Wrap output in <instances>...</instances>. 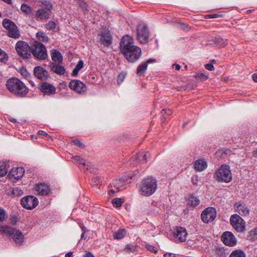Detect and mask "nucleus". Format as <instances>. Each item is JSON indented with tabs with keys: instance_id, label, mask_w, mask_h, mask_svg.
<instances>
[{
	"instance_id": "nucleus-1",
	"label": "nucleus",
	"mask_w": 257,
	"mask_h": 257,
	"mask_svg": "<svg viewBox=\"0 0 257 257\" xmlns=\"http://www.w3.org/2000/svg\"><path fill=\"white\" fill-rule=\"evenodd\" d=\"M8 89L13 94L23 97L27 94L28 89L25 84L17 78L8 79L6 83Z\"/></svg>"
},
{
	"instance_id": "nucleus-2",
	"label": "nucleus",
	"mask_w": 257,
	"mask_h": 257,
	"mask_svg": "<svg viewBox=\"0 0 257 257\" xmlns=\"http://www.w3.org/2000/svg\"><path fill=\"white\" fill-rule=\"evenodd\" d=\"M157 182L153 177H148L142 181L139 186V194L143 196H150L157 189Z\"/></svg>"
},
{
	"instance_id": "nucleus-3",
	"label": "nucleus",
	"mask_w": 257,
	"mask_h": 257,
	"mask_svg": "<svg viewBox=\"0 0 257 257\" xmlns=\"http://www.w3.org/2000/svg\"><path fill=\"white\" fill-rule=\"evenodd\" d=\"M0 232L7 236L12 237L17 244H21L24 241L22 232L20 230L9 225H0Z\"/></svg>"
},
{
	"instance_id": "nucleus-4",
	"label": "nucleus",
	"mask_w": 257,
	"mask_h": 257,
	"mask_svg": "<svg viewBox=\"0 0 257 257\" xmlns=\"http://www.w3.org/2000/svg\"><path fill=\"white\" fill-rule=\"evenodd\" d=\"M217 180L219 182L228 183L231 181L232 174L229 166L222 165L215 172Z\"/></svg>"
},
{
	"instance_id": "nucleus-5",
	"label": "nucleus",
	"mask_w": 257,
	"mask_h": 257,
	"mask_svg": "<svg viewBox=\"0 0 257 257\" xmlns=\"http://www.w3.org/2000/svg\"><path fill=\"white\" fill-rule=\"evenodd\" d=\"M3 27L7 30V35L10 38L18 39L21 34L16 25L11 20L5 19L2 22Z\"/></svg>"
},
{
	"instance_id": "nucleus-6",
	"label": "nucleus",
	"mask_w": 257,
	"mask_h": 257,
	"mask_svg": "<svg viewBox=\"0 0 257 257\" xmlns=\"http://www.w3.org/2000/svg\"><path fill=\"white\" fill-rule=\"evenodd\" d=\"M31 52L35 58L39 60H44L48 56L45 46L38 42L34 44L31 48Z\"/></svg>"
},
{
	"instance_id": "nucleus-7",
	"label": "nucleus",
	"mask_w": 257,
	"mask_h": 257,
	"mask_svg": "<svg viewBox=\"0 0 257 257\" xmlns=\"http://www.w3.org/2000/svg\"><path fill=\"white\" fill-rule=\"evenodd\" d=\"M230 222L236 231L243 232L245 230V222L242 218L237 214L231 215Z\"/></svg>"
},
{
	"instance_id": "nucleus-8",
	"label": "nucleus",
	"mask_w": 257,
	"mask_h": 257,
	"mask_svg": "<svg viewBox=\"0 0 257 257\" xmlns=\"http://www.w3.org/2000/svg\"><path fill=\"white\" fill-rule=\"evenodd\" d=\"M128 61L133 63L137 61L142 55V50L138 46L133 47L121 52Z\"/></svg>"
},
{
	"instance_id": "nucleus-9",
	"label": "nucleus",
	"mask_w": 257,
	"mask_h": 257,
	"mask_svg": "<svg viewBox=\"0 0 257 257\" xmlns=\"http://www.w3.org/2000/svg\"><path fill=\"white\" fill-rule=\"evenodd\" d=\"M98 41L101 48L107 47L112 44V36L110 31L104 30L100 32L98 36Z\"/></svg>"
},
{
	"instance_id": "nucleus-10",
	"label": "nucleus",
	"mask_w": 257,
	"mask_h": 257,
	"mask_svg": "<svg viewBox=\"0 0 257 257\" xmlns=\"http://www.w3.org/2000/svg\"><path fill=\"white\" fill-rule=\"evenodd\" d=\"M149 33L146 25L140 24L137 27V38L140 43H147L148 42Z\"/></svg>"
},
{
	"instance_id": "nucleus-11",
	"label": "nucleus",
	"mask_w": 257,
	"mask_h": 257,
	"mask_svg": "<svg viewBox=\"0 0 257 257\" xmlns=\"http://www.w3.org/2000/svg\"><path fill=\"white\" fill-rule=\"evenodd\" d=\"M38 199L32 195H28L23 197L21 200L22 206L28 210H31L35 208L38 204Z\"/></svg>"
},
{
	"instance_id": "nucleus-12",
	"label": "nucleus",
	"mask_w": 257,
	"mask_h": 257,
	"mask_svg": "<svg viewBox=\"0 0 257 257\" xmlns=\"http://www.w3.org/2000/svg\"><path fill=\"white\" fill-rule=\"evenodd\" d=\"M16 49L19 54L24 58H28L31 56V48L24 41H18L16 45Z\"/></svg>"
},
{
	"instance_id": "nucleus-13",
	"label": "nucleus",
	"mask_w": 257,
	"mask_h": 257,
	"mask_svg": "<svg viewBox=\"0 0 257 257\" xmlns=\"http://www.w3.org/2000/svg\"><path fill=\"white\" fill-rule=\"evenodd\" d=\"M216 216V211L213 207H208L201 213V219L203 222L207 223L213 221Z\"/></svg>"
},
{
	"instance_id": "nucleus-14",
	"label": "nucleus",
	"mask_w": 257,
	"mask_h": 257,
	"mask_svg": "<svg viewBox=\"0 0 257 257\" xmlns=\"http://www.w3.org/2000/svg\"><path fill=\"white\" fill-rule=\"evenodd\" d=\"M234 209L238 213V215L243 217H248L249 215L250 210L244 203L237 202L234 204Z\"/></svg>"
},
{
	"instance_id": "nucleus-15",
	"label": "nucleus",
	"mask_w": 257,
	"mask_h": 257,
	"mask_svg": "<svg viewBox=\"0 0 257 257\" xmlns=\"http://www.w3.org/2000/svg\"><path fill=\"white\" fill-rule=\"evenodd\" d=\"M136 46L134 45V39L132 37L129 35L123 36L120 43V48L121 52L126 51V50Z\"/></svg>"
},
{
	"instance_id": "nucleus-16",
	"label": "nucleus",
	"mask_w": 257,
	"mask_h": 257,
	"mask_svg": "<svg viewBox=\"0 0 257 257\" xmlns=\"http://www.w3.org/2000/svg\"><path fill=\"white\" fill-rule=\"evenodd\" d=\"M69 87L78 93L86 91V86L84 83L79 80H72L69 83Z\"/></svg>"
},
{
	"instance_id": "nucleus-17",
	"label": "nucleus",
	"mask_w": 257,
	"mask_h": 257,
	"mask_svg": "<svg viewBox=\"0 0 257 257\" xmlns=\"http://www.w3.org/2000/svg\"><path fill=\"white\" fill-rule=\"evenodd\" d=\"M221 239L224 243L228 246H233L236 244L237 240L234 235L229 231L223 233Z\"/></svg>"
},
{
	"instance_id": "nucleus-18",
	"label": "nucleus",
	"mask_w": 257,
	"mask_h": 257,
	"mask_svg": "<svg viewBox=\"0 0 257 257\" xmlns=\"http://www.w3.org/2000/svg\"><path fill=\"white\" fill-rule=\"evenodd\" d=\"M174 236L178 240L184 242L188 235L186 229L183 227H177L174 232Z\"/></svg>"
},
{
	"instance_id": "nucleus-19",
	"label": "nucleus",
	"mask_w": 257,
	"mask_h": 257,
	"mask_svg": "<svg viewBox=\"0 0 257 257\" xmlns=\"http://www.w3.org/2000/svg\"><path fill=\"white\" fill-rule=\"evenodd\" d=\"M34 74L35 77L40 80H45L48 76L47 71L41 66H37L34 69Z\"/></svg>"
},
{
	"instance_id": "nucleus-20",
	"label": "nucleus",
	"mask_w": 257,
	"mask_h": 257,
	"mask_svg": "<svg viewBox=\"0 0 257 257\" xmlns=\"http://www.w3.org/2000/svg\"><path fill=\"white\" fill-rule=\"evenodd\" d=\"M24 172V168L22 167L13 168L10 171V178L11 180H18L23 176Z\"/></svg>"
},
{
	"instance_id": "nucleus-21",
	"label": "nucleus",
	"mask_w": 257,
	"mask_h": 257,
	"mask_svg": "<svg viewBox=\"0 0 257 257\" xmlns=\"http://www.w3.org/2000/svg\"><path fill=\"white\" fill-rule=\"evenodd\" d=\"M208 166L207 162L204 158H199L194 162V168L198 172L205 170Z\"/></svg>"
},
{
	"instance_id": "nucleus-22",
	"label": "nucleus",
	"mask_w": 257,
	"mask_h": 257,
	"mask_svg": "<svg viewBox=\"0 0 257 257\" xmlns=\"http://www.w3.org/2000/svg\"><path fill=\"white\" fill-rule=\"evenodd\" d=\"M128 177L126 174L123 175L119 179L115 181V186L118 191L122 190L125 188V183L128 181Z\"/></svg>"
},
{
	"instance_id": "nucleus-23",
	"label": "nucleus",
	"mask_w": 257,
	"mask_h": 257,
	"mask_svg": "<svg viewBox=\"0 0 257 257\" xmlns=\"http://www.w3.org/2000/svg\"><path fill=\"white\" fill-rule=\"evenodd\" d=\"M40 89L42 92L48 94H54L56 91L55 87L48 83H43L41 86Z\"/></svg>"
},
{
	"instance_id": "nucleus-24",
	"label": "nucleus",
	"mask_w": 257,
	"mask_h": 257,
	"mask_svg": "<svg viewBox=\"0 0 257 257\" xmlns=\"http://www.w3.org/2000/svg\"><path fill=\"white\" fill-rule=\"evenodd\" d=\"M35 190L37 191L39 194L41 195H47L49 191V187L42 183L38 184L35 186Z\"/></svg>"
},
{
	"instance_id": "nucleus-25",
	"label": "nucleus",
	"mask_w": 257,
	"mask_h": 257,
	"mask_svg": "<svg viewBox=\"0 0 257 257\" xmlns=\"http://www.w3.org/2000/svg\"><path fill=\"white\" fill-rule=\"evenodd\" d=\"M187 205L189 207H195L200 204L199 199L195 196L192 194H190L187 199Z\"/></svg>"
},
{
	"instance_id": "nucleus-26",
	"label": "nucleus",
	"mask_w": 257,
	"mask_h": 257,
	"mask_svg": "<svg viewBox=\"0 0 257 257\" xmlns=\"http://www.w3.org/2000/svg\"><path fill=\"white\" fill-rule=\"evenodd\" d=\"M7 193L12 195L13 197L19 196L23 194V190L19 187L11 188L7 190Z\"/></svg>"
},
{
	"instance_id": "nucleus-27",
	"label": "nucleus",
	"mask_w": 257,
	"mask_h": 257,
	"mask_svg": "<svg viewBox=\"0 0 257 257\" xmlns=\"http://www.w3.org/2000/svg\"><path fill=\"white\" fill-rule=\"evenodd\" d=\"M36 17L37 20H43L48 19L49 18V14L43 9L38 10L36 14Z\"/></svg>"
},
{
	"instance_id": "nucleus-28",
	"label": "nucleus",
	"mask_w": 257,
	"mask_h": 257,
	"mask_svg": "<svg viewBox=\"0 0 257 257\" xmlns=\"http://www.w3.org/2000/svg\"><path fill=\"white\" fill-rule=\"evenodd\" d=\"M51 69L55 73L59 75H63L65 73L64 67L59 64L53 63Z\"/></svg>"
},
{
	"instance_id": "nucleus-29",
	"label": "nucleus",
	"mask_w": 257,
	"mask_h": 257,
	"mask_svg": "<svg viewBox=\"0 0 257 257\" xmlns=\"http://www.w3.org/2000/svg\"><path fill=\"white\" fill-rule=\"evenodd\" d=\"M52 59L55 62H60L63 58L61 54L58 50H53L51 51Z\"/></svg>"
},
{
	"instance_id": "nucleus-30",
	"label": "nucleus",
	"mask_w": 257,
	"mask_h": 257,
	"mask_svg": "<svg viewBox=\"0 0 257 257\" xmlns=\"http://www.w3.org/2000/svg\"><path fill=\"white\" fill-rule=\"evenodd\" d=\"M125 230L124 229L120 228L113 233V237L115 239H121L125 236Z\"/></svg>"
},
{
	"instance_id": "nucleus-31",
	"label": "nucleus",
	"mask_w": 257,
	"mask_h": 257,
	"mask_svg": "<svg viewBox=\"0 0 257 257\" xmlns=\"http://www.w3.org/2000/svg\"><path fill=\"white\" fill-rule=\"evenodd\" d=\"M148 64L146 62H142L140 64L137 68V74L140 75H144L145 72L147 70Z\"/></svg>"
},
{
	"instance_id": "nucleus-32",
	"label": "nucleus",
	"mask_w": 257,
	"mask_h": 257,
	"mask_svg": "<svg viewBox=\"0 0 257 257\" xmlns=\"http://www.w3.org/2000/svg\"><path fill=\"white\" fill-rule=\"evenodd\" d=\"M84 63L82 60H79L72 71V75L76 76L77 75L78 72L83 68Z\"/></svg>"
},
{
	"instance_id": "nucleus-33",
	"label": "nucleus",
	"mask_w": 257,
	"mask_h": 257,
	"mask_svg": "<svg viewBox=\"0 0 257 257\" xmlns=\"http://www.w3.org/2000/svg\"><path fill=\"white\" fill-rule=\"evenodd\" d=\"M148 155L144 152H140L136 155L135 158L138 160L139 163H144L147 162L146 159Z\"/></svg>"
},
{
	"instance_id": "nucleus-34",
	"label": "nucleus",
	"mask_w": 257,
	"mask_h": 257,
	"mask_svg": "<svg viewBox=\"0 0 257 257\" xmlns=\"http://www.w3.org/2000/svg\"><path fill=\"white\" fill-rule=\"evenodd\" d=\"M37 39L40 41L43 42H47L48 41V38L46 34L43 32H39L36 34Z\"/></svg>"
},
{
	"instance_id": "nucleus-35",
	"label": "nucleus",
	"mask_w": 257,
	"mask_h": 257,
	"mask_svg": "<svg viewBox=\"0 0 257 257\" xmlns=\"http://www.w3.org/2000/svg\"><path fill=\"white\" fill-rule=\"evenodd\" d=\"M229 257H246L245 253L240 249L233 251L229 255Z\"/></svg>"
},
{
	"instance_id": "nucleus-36",
	"label": "nucleus",
	"mask_w": 257,
	"mask_h": 257,
	"mask_svg": "<svg viewBox=\"0 0 257 257\" xmlns=\"http://www.w3.org/2000/svg\"><path fill=\"white\" fill-rule=\"evenodd\" d=\"M21 9L23 12L27 15L31 14L32 12L31 7L25 4L22 5Z\"/></svg>"
},
{
	"instance_id": "nucleus-37",
	"label": "nucleus",
	"mask_w": 257,
	"mask_h": 257,
	"mask_svg": "<svg viewBox=\"0 0 257 257\" xmlns=\"http://www.w3.org/2000/svg\"><path fill=\"white\" fill-rule=\"evenodd\" d=\"M123 200L121 198H115L112 200V204L115 207H119L121 206Z\"/></svg>"
},
{
	"instance_id": "nucleus-38",
	"label": "nucleus",
	"mask_w": 257,
	"mask_h": 257,
	"mask_svg": "<svg viewBox=\"0 0 257 257\" xmlns=\"http://www.w3.org/2000/svg\"><path fill=\"white\" fill-rule=\"evenodd\" d=\"M8 172V169L6 164L0 165V177L5 176Z\"/></svg>"
},
{
	"instance_id": "nucleus-39",
	"label": "nucleus",
	"mask_w": 257,
	"mask_h": 257,
	"mask_svg": "<svg viewBox=\"0 0 257 257\" xmlns=\"http://www.w3.org/2000/svg\"><path fill=\"white\" fill-rule=\"evenodd\" d=\"M73 158L79 164H83L85 166H88L89 165V162L84 160L82 158H81L80 157L76 156V157H74Z\"/></svg>"
},
{
	"instance_id": "nucleus-40",
	"label": "nucleus",
	"mask_w": 257,
	"mask_h": 257,
	"mask_svg": "<svg viewBox=\"0 0 257 257\" xmlns=\"http://www.w3.org/2000/svg\"><path fill=\"white\" fill-rule=\"evenodd\" d=\"M56 27V24L54 21H49L45 25V28L49 30L54 29Z\"/></svg>"
},
{
	"instance_id": "nucleus-41",
	"label": "nucleus",
	"mask_w": 257,
	"mask_h": 257,
	"mask_svg": "<svg viewBox=\"0 0 257 257\" xmlns=\"http://www.w3.org/2000/svg\"><path fill=\"white\" fill-rule=\"evenodd\" d=\"M8 59V56L6 53L0 49V61L5 62Z\"/></svg>"
},
{
	"instance_id": "nucleus-42",
	"label": "nucleus",
	"mask_w": 257,
	"mask_h": 257,
	"mask_svg": "<svg viewBox=\"0 0 257 257\" xmlns=\"http://www.w3.org/2000/svg\"><path fill=\"white\" fill-rule=\"evenodd\" d=\"M249 237L251 239L253 240H255L257 238V227L250 231Z\"/></svg>"
},
{
	"instance_id": "nucleus-43",
	"label": "nucleus",
	"mask_w": 257,
	"mask_h": 257,
	"mask_svg": "<svg viewBox=\"0 0 257 257\" xmlns=\"http://www.w3.org/2000/svg\"><path fill=\"white\" fill-rule=\"evenodd\" d=\"M8 217L6 212L3 209L0 208V222L5 220Z\"/></svg>"
},
{
	"instance_id": "nucleus-44",
	"label": "nucleus",
	"mask_w": 257,
	"mask_h": 257,
	"mask_svg": "<svg viewBox=\"0 0 257 257\" xmlns=\"http://www.w3.org/2000/svg\"><path fill=\"white\" fill-rule=\"evenodd\" d=\"M19 72L20 73L21 75L23 77H24L26 78H27L30 76L29 73L27 71L26 69L25 68H21L20 69Z\"/></svg>"
},
{
	"instance_id": "nucleus-45",
	"label": "nucleus",
	"mask_w": 257,
	"mask_h": 257,
	"mask_svg": "<svg viewBox=\"0 0 257 257\" xmlns=\"http://www.w3.org/2000/svg\"><path fill=\"white\" fill-rule=\"evenodd\" d=\"M196 79L200 81H205L207 79L208 76L203 73H198L196 76Z\"/></svg>"
},
{
	"instance_id": "nucleus-46",
	"label": "nucleus",
	"mask_w": 257,
	"mask_h": 257,
	"mask_svg": "<svg viewBox=\"0 0 257 257\" xmlns=\"http://www.w3.org/2000/svg\"><path fill=\"white\" fill-rule=\"evenodd\" d=\"M146 248H147L148 250H149L154 253H156L158 251L157 248L155 246H154L152 245H150V244L147 245Z\"/></svg>"
},
{
	"instance_id": "nucleus-47",
	"label": "nucleus",
	"mask_w": 257,
	"mask_h": 257,
	"mask_svg": "<svg viewBox=\"0 0 257 257\" xmlns=\"http://www.w3.org/2000/svg\"><path fill=\"white\" fill-rule=\"evenodd\" d=\"M125 74L124 73H120L117 77L118 83L121 82L124 79Z\"/></svg>"
},
{
	"instance_id": "nucleus-48",
	"label": "nucleus",
	"mask_w": 257,
	"mask_h": 257,
	"mask_svg": "<svg viewBox=\"0 0 257 257\" xmlns=\"http://www.w3.org/2000/svg\"><path fill=\"white\" fill-rule=\"evenodd\" d=\"M217 44L221 47H224L227 45V42L222 39H218Z\"/></svg>"
},
{
	"instance_id": "nucleus-49",
	"label": "nucleus",
	"mask_w": 257,
	"mask_h": 257,
	"mask_svg": "<svg viewBox=\"0 0 257 257\" xmlns=\"http://www.w3.org/2000/svg\"><path fill=\"white\" fill-rule=\"evenodd\" d=\"M205 68L210 71H213L214 69V67L212 64L209 63L205 65Z\"/></svg>"
},
{
	"instance_id": "nucleus-50",
	"label": "nucleus",
	"mask_w": 257,
	"mask_h": 257,
	"mask_svg": "<svg viewBox=\"0 0 257 257\" xmlns=\"http://www.w3.org/2000/svg\"><path fill=\"white\" fill-rule=\"evenodd\" d=\"M191 180L193 184L197 185L198 177L197 176H193L191 178Z\"/></svg>"
},
{
	"instance_id": "nucleus-51",
	"label": "nucleus",
	"mask_w": 257,
	"mask_h": 257,
	"mask_svg": "<svg viewBox=\"0 0 257 257\" xmlns=\"http://www.w3.org/2000/svg\"><path fill=\"white\" fill-rule=\"evenodd\" d=\"M220 15L218 14H211L205 16L206 18H217L219 17Z\"/></svg>"
},
{
	"instance_id": "nucleus-52",
	"label": "nucleus",
	"mask_w": 257,
	"mask_h": 257,
	"mask_svg": "<svg viewBox=\"0 0 257 257\" xmlns=\"http://www.w3.org/2000/svg\"><path fill=\"white\" fill-rule=\"evenodd\" d=\"M162 113L163 114H167L169 115H171L172 114V111L170 109H163L162 111Z\"/></svg>"
},
{
	"instance_id": "nucleus-53",
	"label": "nucleus",
	"mask_w": 257,
	"mask_h": 257,
	"mask_svg": "<svg viewBox=\"0 0 257 257\" xmlns=\"http://www.w3.org/2000/svg\"><path fill=\"white\" fill-rule=\"evenodd\" d=\"M73 142L74 143V144L76 145V146H78L79 147H83V144L80 142L79 140H74L73 141Z\"/></svg>"
},
{
	"instance_id": "nucleus-54",
	"label": "nucleus",
	"mask_w": 257,
	"mask_h": 257,
	"mask_svg": "<svg viewBox=\"0 0 257 257\" xmlns=\"http://www.w3.org/2000/svg\"><path fill=\"white\" fill-rule=\"evenodd\" d=\"M38 134L39 135H41V136H47L48 134L45 132L44 131H39L38 132Z\"/></svg>"
},
{
	"instance_id": "nucleus-55",
	"label": "nucleus",
	"mask_w": 257,
	"mask_h": 257,
	"mask_svg": "<svg viewBox=\"0 0 257 257\" xmlns=\"http://www.w3.org/2000/svg\"><path fill=\"white\" fill-rule=\"evenodd\" d=\"M173 67L177 70H179L181 68V66L179 64L173 65Z\"/></svg>"
},
{
	"instance_id": "nucleus-56",
	"label": "nucleus",
	"mask_w": 257,
	"mask_h": 257,
	"mask_svg": "<svg viewBox=\"0 0 257 257\" xmlns=\"http://www.w3.org/2000/svg\"><path fill=\"white\" fill-rule=\"evenodd\" d=\"M164 257H174V255L172 253H166L164 254Z\"/></svg>"
},
{
	"instance_id": "nucleus-57",
	"label": "nucleus",
	"mask_w": 257,
	"mask_h": 257,
	"mask_svg": "<svg viewBox=\"0 0 257 257\" xmlns=\"http://www.w3.org/2000/svg\"><path fill=\"white\" fill-rule=\"evenodd\" d=\"M85 232H82V233L81 235V239H87V237L85 234Z\"/></svg>"
},
{
	"instance_id": "nucleus-58",
	"label": "nucleus",
	"mask_w": 257,
	"mask_h": 257,
	"mask_svg": "<svg viewBox=\"0 0 257 257\" xmlns=\"http://www.w3.org/2000/svg\"><path fill=\"white\" fill-rule=\"evenodd\" d=\"M85 257H94L93 254L90 252H87L85 254Z\"/></svg>"
},
{
	"instance_id": "nucleus-59",
	"label": "nucleus",
	"mask_w": 257,
	"mask_h": 257,
	"mask_svg": "<svg viewBox=\"0 0 257 257\" xmlns=\"http://www.w3.org/2000/svg\"><path fill=\"white\" fill-rule=\"evenodd\" d=\"M252 78L255 82H257V73L252 75Z\"/></svg>"
},
{
	"instance_id": "nucleus-60",
	"label": "nucleus",
	"mask_w": 257,
	"mask_h": 257,
	"mask_svg": "<svg viewBox=\"0 0 257 257\" xmlns=\"http://www.w3.org/2000/svg\"><path fill=\"white\" fill-rule=\"evenodd\" d=\"M93 179L94 180V181L96 183H99L100 181H99V180H100V178H99L98 176H96Z\"/></svg>"
},
{
	"instance_id": "nucleus-61",
	"label": "nucleus",
	"mask_w": 257,
	"mask_h": 257,
	"mask_svg": "<svg viewBox=\"0 0 257 257\" xmlns=\"http://www.w3.org/2000/svg\"><path fill=\"white\" fill-rule=\"evenodd\" d=\"M65 257H72V252H69L65 254Z\"/></svg>"
},
{
	"instance_id": "nucleus-62",
	"label": "nucleus",
	"mask_w": 257,
	"mask_h": 257,
	"mask_svg": "<svg viewBox=\"0 0 257 257\" xmlns=\"http://www.w3.org/2000/svg\"><path fill=\"white\" fill-rule=\"evenodd\" d=\"M81 228L82 229V230L83 232H86L87 231V229H86V228L84 226L82 225L81 226Z\"/></svg>"
},
{
	"instance_id": "nucleus-63",
	"label": "nucleus",
	"mask_w": 257,
	"mask_h": 257,
	"mask_svg": "<svg viewBox=\"0 0 257 257\" xmlns=\"http://www.w3.org/2000/svg\"><path fill=\"white\" fill-rule=\"evenodd\" d=\"M81 6L83 7V9H86L87 7V5L85 3H83L82 4H80Z\"/></svg>"
},
{
	"instance_id": "nucleus-64",
	"label": "nucleus",
	"mask_w": 257,
	"mask_h": 257,
	"mask_svg": "<svg viewBox=\"0 0 257 257\" xmlns=\"http://www.w3.org/2000/svg\"><path fill=\"white\" fill-rule=\"evenodd\" d=\"M253 156L254 157L257 158V149L253 151Z\"/></svg>"
}]
</instances>
